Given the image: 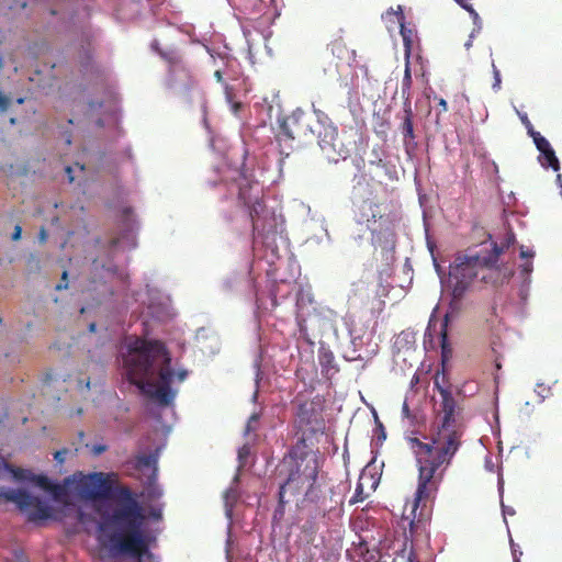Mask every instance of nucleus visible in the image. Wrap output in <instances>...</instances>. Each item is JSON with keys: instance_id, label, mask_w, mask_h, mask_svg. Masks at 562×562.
<instances>
[{"instance_id": "nucleus-1", "label": "nucleus", "mask_w": 562, "mask_h": 562, "mask_svg": "<svg viewBox=\"0 0 562 562\" xmlns=\"http://www.w3.org/2000/svg\"><path fill=\"white\" fill-rule=\"evenodd\" d=\"M440 408L429 435L407 437L417 469V487L409 519V537L420 536L429 521V506L436 498L447 469L462 446L464 425L461 407L452 393L439 387Z\"/></svg>"}, {"instance_id": "nucleus-2", "label": "nucleus", "mask_w": 562, "mask_h": 562, "mask_svg": "<svg viewBox=\"0 0 562 562\" xmlns=\"http://www.w3.org/2000/svg\"><path fill=\"white\" fill-rule=\"evenodd\" d=\"M76 492L85 501L111 499V508H98L99 531L108 539L110 555H126L136 562H153V554L142 531L144 508L126 485L113 486L108 474L94 472L82 476Z\"/></svg>"}, {"instance_id": "nucleus-3", "label": "nucleus", "mask_w": 562, "mask_h": 562, "mask_svg": "<svg viewBox=\"0 0 562 562\" xmlns=\"http://www.w3.org/2000/svg\"><path fill=\"white\" fill-rule=\"evenodd\" d=\"M128 380L145 395L161 406L173 403L177 390L171 387L175 378L183 382L188 376L187 370L175 372L171 368V357L160 341H137L124 359Z\"/></svg>"}, {"instance_id": "nucleus-4", "label": "nucleus", "mask_w": 562, "mask_h": 562, "mask_svg": "<svg viewBox=\"0 0 562 562\" xmlns=\"http://www.w3.org/2000/svg\"><path fill=\"white\" fill-rule=\"evenodd\" d=\"M285 463L289 467V475L284 484L280 486V503H283L288 490L292 493H300L305 490V496L311 497L319 469L317 457L310 456L302 460L285 459Z\"/></svg>"}, {"instance_id": "nucleus-5", "label": "nucleus", "mask_w": 562, "mask_h": 562, "mask_svg": "<svg viewBox=\"0 0 562 562\" xmlns=\"http://www.w3.org/2000/svg\"><path fill=\"white\" fill-rule=\"evenodd\" d=\"M310 120V116L304 111L297 109L280 122L277 142L282 155H290L295 139L315 135V130L312 128Z\"/></svg>"}, {"instance_id": "nucleus-6", "label": "nucleus", "mask_w": 562, "mask_h": 562, "mask_svg": "<svg viewBox=\"0 0 562 562\" xmlns=\"http://www.w3.org/2000/svg\"><path fill=\"white\" fill-rule=\"evenodd\" d=\"M482 272L481 252L475 255H461L450 266V282L454 299H461L471 283L480 278Z\"/></svg>"}, {"instance_id": "nucleus-7", "label": "nucleus", "mask_w": 562, "mask_h": 562, "mask_svg": "<svg viewBox=\"0 0 562 562\" xmlns=\"http://www.w3.org/2000/svg\"><path fill=\"white\" fill-rule=\"evenodd\" d=\"M514 243V236H507L503 245L493 243L491 250L481 251L482 272L481 281L494 286L501 285L512 277L513 272L504 266H498L499 256Z\"/></svg>"}, {"instance_id": "nucleus-8", "label": "nucleus", "mask_w": 562, "mask_h": 562, "mask_svg": "<svg viewBox=\"0 0 562 562\" xmlns=\"http://www.w3.org/2000/svg\"><path fill=\"white\" fill-rule=\"evenodd\" d=\"M0 498L16 504L21 512L27 514V520L40 521L50 517V507L44 504L38 497L32 496L23 490L3 491L0 488Z\"/></svg>"}, {"instance_id": "nucleus-9", "label": "nucleus", "mask_w": 562, "mask_h": 562, "mask_svg": "<svg viewBox=\"0 0 562 562\" xmlns=\"http://www.w3.org/2000/svg\"><path fill=\"white\" fill-rule=\"evenodd\" d=\"M317 117L318 130H315L317 142L323 153L329 158L336 160L337 157L345 158L347 150L344 146L338 145V128L328 117L326 113L321 110H315Z\"/></svg>"}, {"instance_id": "nucleus-10", "label": "nucleus", "mask_w": 562, "mask_h": 562, "mask_svg": "<svg viewBox=\"0 0 562 562\" xmlns=\"http://www.w3.org/2000/svg\"><path fill=\"white\" fill-rule=\"evenodd\" d=\"M254 186L250 183L240 184L238 199L248 207L254 233L265 235L269 232L267 225L268 212L263 201L259 195H252L250 192Z\"/></svg>"}, {"instance_id": "nucleus-11", "label": "nucleus", "mask_w": 562, "mask_h": 562, "mask_svg": "<svg viewBox=\"0 0 562 562\" xmlns=\"http://www.w3.org/2000/svg\"><path fill=\"white\" fill-rule=\"evenodd\" d=\"M297 427L302 432L316 435L325 429V420L322 409L311 401L301 403L296 412Z\"/></svg>"}, {"instance_id": "nucleus-12", "label": "nucleus", "mask_w": 562, "mask_h": 562, "mask_svg": "<svg viewBox=\"0 0 562 562\" xmlns=\"http://www.w3.org/2000/svg\"><path fill=\"white\" fill-rule=\"evenodd\" d=\"M384 214L381 211V204L373 199H362L355 203L353 220L360 225H366L372 233L376 231L375 223L383 220Z\"/></svg>"}, {"instance_id": "nucleus-13", "label": "nucleus", "mask_w": 562, "mask_h": 562, "mask_svg": "<svg viewBox=\"0 0 562 562\" xmlns=\"http://www.w3.org/2000/svg\"><path fill=\"white\" fill-rule=\"evenodd\" d=\"M14 476L18 480H25L34 483L42 490L49 492L56 501H59L66 496V487L61 484L53 483L46 475L33 474L30 471L18 469L14 471Z\"/></svg>"}, {"instance_id": "nucleus-14", "label": "nucleus", "mask_w": 562, "mask_h": 562, "mask_svg": "<svg viewBox=\"0 0 562 562\" xmlns=\"http://www.w3.org/2000/svg\"><path fill=\"white\" fill-rule=\"evenodd\" d=\"M193 75L184 60L180 61L178 67L168 69L167 85L170 88L182 87L190 88L193 85Z\"/></svg>"}, {"instance_id": "nucleus-15", "label": "nucleus", "mask_w": 562, "mask_h": 562, "mask_svg": "<svg viewBox=\"0 0 562 562\" xmlns=\"http://www.w3.org/2000/svg\"><path fill=\"white\" fill-rule=\"evenodd\" d=\"M413 110L411 106V102H404V117L401 124V130L403 133V143L406 151L415 147V133H414V123H413Z\"/></svg>"}, {"instance_id": "nucleus-16", "label": "nucleus", "mask_w": 562, "mask_h": 562, "mask_svg": "<svg viewBox=\"0 0 562 562\" xmlns=\"http://www.w3.org/2000/svg\"><path fill=\"white\" fill-rule=\"evenodd\" d=\"M313 436L310 432H302V437L292 447L285 459L302 460L307 459L310 456H316L313 451V442L311 441Z\"/></svg>"}, {"instance_id": "nucleus-17", "label": "nucleus", "mask_w": 562, "mask_h": 562, "mask_svg": "<svg viewBox=\"0 0 562 562\" xmlns=\"http://www.w3.org/2000/svg\"><path fill=\"white\" fill-rule=\"evenodd\" d=\"M151 49L160 56L168 65V69L178 67L179 63L183 60V56L176 46L161 47L158 40H154L150 44Z\"/></svg>"}, {"instance_id": "nucleus-18", "label": "nucleus", "mask_w": 562, "mask_h": 562, "mask_svg": "<svg viewBox=\"0 0 562 562\" xmlns=\"http://www.w3.org/2000/svg\"><path fill=\"white\" fill-rule=\"evenodd\" d=\"M157 458L155 454H138L134 460V468L137 471H143L145 469L150 470V474L148 475L147 484L150 485L155 482L157 475Z\"/></svg>"}, {"instance_id": "nucleus-19", "label": "nucleus", "mask_w": 562, "mask_h": 562, "mask_svg": "<svg viewBox=\"0 0 562 562\" xmlns=\"http://www.w3.org/2000/svg\"><path fill=\"white\" fill-rule=\"evenodd\" d=\"M448 322H449V315L447 314V315H445V318L440 324V331H439L442 362L448 361L452 356V348L448 342Z\"/></svg>"}, {"instance_id": "nucleus-20", "label": "nucleus", "mask_w": 562, "mask_h": 562, "mask_svg": "<svg viewBox=\"0 0 562 562\" xmlns=\"http://www.w3.org/2000/svg\"><path fill=\"white\" fill-rule=\"evenodd\" d=\"M396 14L398 15V22L401 24V35H402V38H403V44H404V47H405V55H406V58H409V55H411V52H412V48H413V41H414V37H415V33L413 30L406 27L404 25V14L402 12V9L401 7H398V12H396Z\"/></svg>"}, {"instance_id": "nucleus-21", "label": "nucleus", "mask_w": 562, "mask_h": 562, "mask_svg": "<svg viewBox=\"0 0 562 562\" xmlns=\"http://www.w3.org/2000/svg\"><path fill=\"white\" fill-rule=\"evenodd\" d=\"M318 361L322 367V373L326 376H330L338 372V368L335 363V356L331 351H323L318 356Z\"/></svg>"}, {"instance_id": "nucleus-22", "label": "nucleus", "mask_w": 562, "mask_h": 562, "mask_svg": "<svg viewBox=\"0 0 562 562\" xmlns=\"http://www.w3.org/2000/svg\"><path fill=\"white\" fill-rule=\"evenodd\" d=\"M413 79L411 72V64L409 58H406L404 76L402 79L401 93L405 99V102H411V88H412Z\"/></svg>"}, {"instance_id": "nucleus-23", "label": "nucleus", "mask_w": 562, "mask_h": 562, "mask_svg": "<svg viewBox=\"0 0 562 562\" xmlns=\"http://www.w3.org/2000/svg\"><path fill=\"white\" fill-rule=\"evenodd\" d=\"M234 5L244 14L259 12L261 8L260 0H233Z\"/></svg>"}, {"instance_id": "nucleus-24", "label": "nucleus", "mask_w": 562, "mask_h": 562, "mask_svg": "<svg viewBox=\"0 0 562 562\" xmlns=\"http://www.w3.org/2000/svg\"><path fill=\"white\" fill-rule=\"evenodd\" d=\"M539 161L541 166L544 168H552L554 171H558L560 169V162L558 157L555 156L553 148H550L544 153H541L539 156Z\"/></svg>"}, {"instance_id": "nucleus-25", "label": "nucleus", "mask_w": 562, "mask_h": 562, "mask_svg": "<svg viewBox=\"0 0 562 562\" xmlns=\"http://www.w3.org/2000/svg\"><path fill=\"white\" fill-rule=\"evenodd\" d=\"M531 137L540 154L552 148L548 139L543 137L539 132L532 133Z\"/></svg>"}, {"instance_id": "nucleus-26", "label": "nucleus", "mask_w": 562, "mask_h": 562, "mask_svg": "<svg viewBox=\"0 0 562 562\" xmlns=\"http://www.w3.org/2000/svg\"><path fill=\"white\" fill-rule=\"evenodd\" d=\"M259 419H260V414H258V413L251 414V416L249 417L247 425H246V429H245L246 434L256 431L257 424L259 423Z\"/></svg>"}, {"instance_id": "nucleus-27", "label": "nucleus", "mask_w": 562, "mask_h": 562, "mask_svg": "<svg viewBox=\"0 0 562 562\" xmlns=\"http://www.w3.org/2000/svg\"><path fill=\"white\" fill-rule=\"evenodd\" d=\"M366 495L363 494L362 484L358 483L353 496L350 498V505L357 504L359 502L364 501Z\"/></svg>"}, {"instance_id": "nucleus-28", "label": "nucleus", "mask_w": 562, "mask_h": 562, "mask_svg": "<svg viewBox=\"0 0 562 562\" xmlns=\"http://www.w3.org/2000/svg\"><path fill=\"white\" fill-rule=\"evenodd\" d=\"M467 11L471 14L473 19L475 25V29L473 31L479 33L482 30V20L479 13L473 9V7L467 8Z\"/></svg>"}, {"instance_id": "nucleus-29", "label": "nucleus", "mask_w": 562, "mask_h": 562, "mask_svg": "<svg viewBox=\"0 0 562 562\" xmlns=\"http://www.w3.org/2000/svg\"><path fill=\"white\" fill-rule=\"evenodd\" d=\"M492 70H493V75H494V82H493L492 87L495 91H498L501 89L502 79H501V72L497 69L494 61L492 63Z\"/></svg>"}, {"instance_id": "nucleus-30", "label": "nucleus", "mask_w": 562, "mask_h": 562, "mask_svg": "<svg viewBox=\"0 0 562 562\" xmlns=\"http://www.w3.org/2000/svg\"><path fill=\"white\" fill-rule=\"evenodd\" d=\"M520 120H521L522 124L525 125V127L528 130V134L530 136L532 135V133H536V131L533 130V126H532L531 122L529 121L527 114L520 115Z\"/></svg>"}, {"instance_id": "nucleus-31", "label": "nucleus", "mask_w": 562, "mask_h": 562, "mask_svg": "<svg viewBox=\"0 0 562 562\" xmlns=\"http://www.w3.org/2000/svg\"><path fill=\"white\" fill-rule=\"evenodd\" d=\"M67 278H68V273H67V271H64L63 274H61V281L56 285V290L57 291H60V290H64V289L68 288Z\"/></svg>"}, {"instance_id": "nucleus-32", "label": "nucleus", "mask_w": 562, "mask_h": 562, "mask_svg": "<svg viewBox=\"0 0 562 562\" xmlns=\"http://www.w3.org/2000/svg\"><path fill=\"white\" fill-rule=\"evenodd\" d=\"M521 272L525 276H528L532 271V262L530 260L526 261L524 265H521Z\"/></svg>"}, {"instance_id": "nucleus-33", "label": "nucleus", "mask_w": 562, "mask_h": 562, "mask_svg": "<svg viewBox=\"0 0 562 562\" xmlns=\"http://www.w3.org/2000/svg\"><path fill=\"white\" fill-rule=\"evenodd\" d=\"M106 450V447L103 445H95L92 447L91 451L94 456H100Z\"/></svg>"}, {"instance_id": "nucleus-34", "label": "nucleus", "mask_w": 562, "mask_h": 562, "mask_svg": "<svg viewBox=\"0 0 562 562\" xmlns=\"http://www.w3.org/2000/svg\"><path fill=\"white\" fill-rule=\"evenodd\" d=\"M66 453H67L66 449L58 450V451L55 452L54 458H55V460H57L58 462L61 463L65 460Z\"/></svg>"}, {"instance_id": "nucleus-35", "label": "nucleus", "mask_w": 562, "mask_h": 562, "mask_svg": "<svg viewBox=\"0 0 562 562\" xmlns=\"http://www.w3.org/2000/svg\"><path fill=\"white\" fill-rule=\"evenodd\" d=\"M21 234H22V227L20 225H15L14 227V232L12 234V240L16 241L21 238Z\"/></svg>"}, {"instance_id": "nucleus-36", "label": "nucleus", "mask_w": 562, "mask_h": 562, "mask_svg": "<svg viewBox=\"0 0 562 562\" xmlns=\"http://www.w3.org/2000/svg\"><path fill=\"white\" fill-rule=\"evenodd\" d=\"M225 498H226V504H228V502H229L231 499H232V502H233V503H234V502H236L237 496H236V494H235V492H234V491H227V492L225 493Z\"/></svg>"}, {"instance_id": "nucleus-37", "label": "nucleus", "mask_w": 562, "mask_h": 562, "mask_svg": "<svg viewBox=\"0 0 562 562\" xmlns=\"http://www.w3.org/2000/svg\"><path fill=\"white\" fill-rule=\"evenodd\" d=\"M248 454H249V447L248 446L241 447L239 449V451H238L239 459L246 458Z\"/></svg>"}, {"instance_id": "nucleus-38", "label": "nucleus", "mask_w": 562, "mask_h": 562, "mask_svg": "<svg viewBox=\"0 0 562 562\" xmlns=\"http://www.w3.org/2000/svg\"><path fill=\"white\" fill-rule=\"evenodd\" d=\"M47 237H48V235H47L46 229L44 227H42L40 229V234H38L40 241L43 243V244L46 243Z\"/></svg>"}, {"instance_id": "nucleus-39", "label": "nucleus", "mask_w": 562, "mask_h": 562, "mask_svg": "<svg viewBox=\"0 0 562 562\" xmlns=\"http://www.w3.org/2000/svg\"><path fill=\"white\" fill-rule=\"evenodd\" d=\"M533 256H535V252H533V251H531V250H525L524 248H521V250H520V257H521V258L531 259Z\"/></svg>"}, {"instance_id": "nucleus-40", "label": "nucleus", "mask_w": 562, "mask_h": 562, "mask_svg": "<svg viewBox=\"0 0 562 562\" xmlns=\"http://www.w3.org/2000/svg\"><path fill=\"white\" fill-rule=\"evenodd\" d=\"M475 33L474 31H472V33L470 34V37L469 40L465 42L464 46L467 49H470L472 47V42H473V38L475 36Z\"/></svg>"}, {"instance_id": "nucleus-41", "label": "nucleus", "mask_w": 562, "mask_h": 562, "mask_svg": "<svg viewBox=\"0 0 562 562\" xmlns=\"http://www.w3.org/2000/svg\"><path fill=\"white\" fill-rule=\"evenodd\" d=\"M438 105L440 106L442 112H446L448 110L447 101L442 98L439 99Z\"/></svg>"}, {"instance_id": "nucleus-42", "label": "nucleus", "mask_w": 562, "mask_h": 562, "mask_svg": "<svg viewBox=\"0 0 562 562\" xmlns=\"http://www.w3.org/2000/svg\"><path fill=\"white\" fill-rule=\"evenodd\" d=\"M463 9L467 10V8L472 7L469 1L470 0H456Z\"/></svg>"}, {"instance_id": "nucleus-43", "label": "nucleus", "mask_w": 562, "mask_h": 562, "mask_svg": "<svg viewBox=\"0 0 562 562\" xmlns=\"http://www.w3.org/2000/svg\"><path fill=\"white\" fill-rule=\"evenodd\" d=\"M214 76H215V78H216V80H217V81H220V82H221V81H223V75H222V71H221V70H216V71L214 72Z\"/></svg>"}, {"instance_id": "nucleus-44", "label": "nucleus", "mask_w": 562, "mask_h": 562, "mask_svg": "<svg viewBox=\"0 0 562 562\" xmlns=\"http://www.w3.org/2000/svg\"><path fill=\"white\" fill-rule=\"evenodd\" d=\"M66 172H67V173H68V176H69V180H70V182H71V181H74V177L71 176V168H70V167H67V168H66Z\"/></svg>"}, {"instance_id": "nucleus-45", "label": "nucleus", "mask_w": 562, "mask_h": 562, "mask_svg": "<svg viewBox=\"0 0 562 562\" xmlns=\"http://www.w3.org/2000/svg\"><path fill=\"white\" fill-rule=\"evenodd\" d=\"M408 412H409V409H408V405H407L406 403H404V405H403V413H404L405 415H408Z\"/></svg>"}, {"instance_id": "nucleus-46", "label": "nucleus", "mask_w": 562, "mask_h": 562, "mask_svg": "<svg viewBox=\"0 0 562 562\" xmlns=\"http://www.w3.org/2000/svg\"><path fill=\"white\" fill-rule=\"evenodd\" d=\"M95 328H97V325H95L94 323H92V324H90V325H89V330H90L91 333L95 331Z\"/></svg>"}, {"instance_id": "nucleus-47", "label": "nucleus", "mask_w": 562, "mask_h": 562, "mask_svg": "<svg viewBox=\"0 0 562 562\" xmlns=\"http://www.w3.org/2000/svg\"><path fill=\"white\" fill-rule=\"evenodd\" d=\"M341 44L340 43H334L333 47H340Z\"/></svg>"}, {"instance_id": "nucleus-48", "label": "nucleus", "mask_w": 562, "mask_h": 562, "mask_svg": "<svg viewBox=\"0 0 562 562\" xmlns=\"http://www.w3.org/2000/svg\"><path fill=\"white\" fill-rule=\"evenodd\" d=\"M430 326H431V324L429 325L428 333L426 334V336H429V337L431 336Z\"/></svg>"}, {"instance_id": "nucleus-49", "label": "nucleus", "mask_w": 562, "mask_h": 562, "mask_svg": "<svg viewBox=\"0 0 562 562\" xmlns=\"http://www.w3.org/2000/svg\"><path fill=\"white\" fill-rule=\"evenodd\" d=\"M376 164H378V166H380V165L382 164V159H381V158H379V160H378V162H376Z\"/></svg>"}, {"instance_id": "nucleus-50", "label": "nucleus", "mask_w": 562, "mask_h": 562, "mask_svg": "<svg viewBox=\"0 0 562 562\" xmlns=\"http://www.w3.org/2000/svg\"><path fill=\"white\" fill-rule=\"evenodd\" d=\"M496 368L501 369V363L499 362H496Z\"/></svg>"}]
</instances>
